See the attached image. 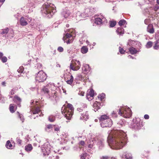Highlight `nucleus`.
I'll return each instance as SVG.
<instances>
[{"instance_id":"1","label":"nucleus","mask_w":159,"mask_h":159,"mask_svg":"<svg viewBox=\"0 0 159 159\" xmlns=\"http://www.w3.org/2000/svg\"><path fill=\"white\" fill-rule=\"evenodd\" d=\"M107 142L110 148L114 149L122 148L127 143L126 134L122 130H113L109 131Z\"/></svg>"},{"instance_id":"2","label":"nucleus","mask_w":159,"mask_h":159,"mask_svg":"<svg viewBox=\"0 0 159 159\" xmlns=\"http://www.w3.org/2000/svg\"><path fill=\"white\" fill-rule=\"evenodd\" d=\"M74 108L72 105L70 104H68L67 105V107H66L63 106L61 108L62 114L64 116L62 119L64 120L65 118L67 120L66 121V122H68L67 120H70L71 117L73 114Z\"/></svg>"},{"instance_id":"3","label":"nucleus","mask_w":159,"mask_h":159,"mask_svg":"<svg viewBox=\"0 0 159 159\" xmlns=\"http://www.w3.org/2000/svg\"><path fill=\"white\" fill-rule=\"evenodd\" d=\"M99 119L101 126L102 127H111L112 125L111 120L106 115H101Z\"/></svg>"},{"instance_id":"4","label":"nucleus","mask_w":159,"mask_h":159,"mask_svg":"<svg viewBox=\"0 0 159 159\" xmlns=\"http://www.w3.org/2000/svg\"><path fill=\"white\" fill-rule=\"evenodd\" d=\"M118 114L124 118H129L131 116L132 112L130 109L126 106L120 107L117 109Z\"/></svg>"},{"instance_id":"5","label":"nucleus","mask_w":159,"mask_h":159,"mask_svg":"<svg viewBox=\"0 0 159 159\" xmlns=\"http://www.w3.org/2000/svg\"><path fill=\"white\" fill-rule=\"evenodd\" d=\"M47 77L46 74L43 70H41L37 74L35 79L39 82H43L46 79Z\"/></svg>"},{"instance_id":"6","label":"nucleus","mask_w":159,"mask_h":159,"mask_svg":"<svg viewBox=\"0 0 159 159\" xmlns=\"http://www.w3.org/2000/svg\"><path fill=\"white\" fill-rule=\"evenodd\" d=\"M54 7V5L51 3L46 5L45 7L46 11L44 12V13L46 14H50L51 16L52 15L55 11Z\"/></svg>"},{"instance_id":"7","label":"nucleus","mask_w":159,"mask_h":159,"mask_svg":"<svg viewBox=\"0 0 159 159\" xmlns=\"http://www.w3.org/2000/svg\"><path fill=\"white\" fill-rule=\"evenodd\" d=\"M81 65L79 61H73L70 65V68L74 71H77L80 68Z\"/></svg>"},{"instance_id":"8","label":"nucleus","mask_w":159,"mask_h":159,"mask_svg":"<svg viewBox=\"0 0 159 159\" xmlns=\"http://www.w3.org/2000/svg\"><path fill=\"white\" fill-rule=\"evenodd\" d=\"M74 39L73 35L68 33H66L63 37V40L64 42L68 44L72 43Z\"/></svg>"},{"instance_id":"9","label":"nucleus","mask_w":159,"mask_h":159,"mask_svg":"<svg viewBox=\"0 0 159 159\" xmlns=\"http://www.w3.org/2000/svg\"><path fill=\"white\" fill-rule=\"evenodd\" d=\"M64 79L67 84H71L73 82L74 78L70 74H66L64 75Z\"/></svg>"},{"instance_id":"10","label":"nucleus","mask_w":159,"mask_h":159,"mask_svg":"<svg viewBox=\"0 0 159 159\" xmlns=\"http://www.w3.org/2000/svg\"><path fill=\"white\" fill-rule=\"evenodd\" d=\"M51 86L52 85L50 84H48L44 86L41 90L42 93L49 95Z\"/></svg>"},{"instance_id":"11","label":"nucleus","mask_w":159,"mask_h":159,"mask_svg":"<svg viewBox=\"0 0 159 159\" xmlns=\"http://www.w3.org/2000/svg\"><path fill=\"white\" fill-rule=\"evenodd\" d=\"M94 96V91L92 89H90L88 90L86 95L87 98L89 101L91 100Z\"/></svg>"},{"instance_id":"12","label":"nucleus","mask_w":159,"mask_h":159,"mask_svg":"<svg viewBox=\"0 0 159 159\" xmlns=\"http://www.w3.org/2000/svg\"><path fill=\"white\" fill-rule=\"evenodd\" d=\"M127 44L128 45L130 46H134L135 47H137L138 46H139L140 44V43L139 42L131 40H129Z\"/></svg>"},{"instance_id":"13","label":"nucleus","mask_w":159,"mask_h":159,"mask_svg":"<svg viewBox=\"0 0 159 159\" xmlns=\"http://www.w3.org/2000/svg\"><path fill=\"white\" fill-rule=\"evenodd\" d=\"M89 118V115L87 111H86L83 113H81V116L80 117V120H84L86 121Z\"/></svg>"},{"instance_id":"14","label":"nucleus","mask_w":159,"mask_h":159,"mask_svg":"<svg viewBox=\"0 0 159 159\" xmlns=\"http://www.w3.org/2000/svg\"><path fill=\"white\" fill-rule=\"evenodd\" d=\"M139 120V119H137L133 124V127L135 129H138L141 127V125Z\"/></svg>"},{"instance_id":"15","label":"nucleus","mask_w":159,"mask_h":159,"mask_svg":"<svg viewBox=\"0 0 159 159\" xmlns=\"http://www.w3.org/2000/svg\"><path fill=\"white\" fill-rule=\"evenodd\" d=\"M82 70L84 73H87L89 72L90 70V68L89 65L86 64H84Z\"/></svg>"},{"instance_id":"16","label":"nucleus","mask_w":159,"mask_h":159,"mask_svg":"<svg viewBox=\"0 0 159 159\" xmlns=\"http://www.w3.org/2000/svg\"><path fill=\"white\" fill-rule=\"evenodd\" d=\"M101 106V104L99 102L96 101L93 105L94 110L96 112L100 108Z\"/></svg>"},{"instance_id":"17","label":"nucleus","mask_w":159,"mask_h":159,"mask_svg":"<svg viewBox=\"0 0 159 159\" xmlns=\"http://www.w3.org/2000/svg\"><path fill=\"white\" fill-rule=\"evenodd\" d=\"M81 107L77 109V111L79 112H81L83 111H85L87 107V105L86 104L82 103L81 104Z\"/></svg>"},{"instance_id":"18","label":"nucleus","mask_w":159,"mask_h":159,"mask_svg":"<svg viewBox=\"0 0 159 159\" xmlns=\"http://www.w3.org/2000/svg\"><path fill=\"white\" fill-rule=\"evenodd\" d=\"M147 31L149 33L152 34L154 32V29L153 25L150 24H149L147 27Z\"/></svg>"},{"instance_id":"19","label":"nucleus","mask_w":159,"mask_h":159,"mask_svg":"<svg viewBox=\"0 0 159 159\" xmlns=\"http://www.w3.org/2000/svg\"><path fill=\"white\" fill-rule=\"evenodd\" d=\"M13 101L14 102H17V105L19 107L20 106V104L21 102V99L20 97L17 96H15L13 99Z\"/></svg>"},{"instance_id":"20","label":"nucleus","mask_w":159,"mask_h":159,"mask_svg":"<svg viewBox=\"0 0 159 159\" xmlns=\"http://www.w3.org/2000/svg\"><path fill=\"white\" fill-rule=\"evenodd\" d=\"M20 24L22 26H25L28 24V22L23 17H22L20 20Z\"/></svg>"},{"instance_id":"21","label":"nucleus","mask_w":159,"mask_h":159,"mask_svg":"<svg viewBox=\"0 0 159 159\" xmlns=\"http://www.w3.org/2000/svg\"><path fill=\"white\" fill-rule=\"evenodd\" d=\"M116 32L117 34L121 35H123L124 33V30L121 27H118L116 30Z\"/></svg>"},{"instance_id":"22","label":"nucleus","mask_w":159,"mask_h":159,"mask_svg":"<svg viewBox=\"0 0 159 159\" xmlns=\"http://www.w3.org/2000/svg\"><path fill=\"white\" fill-rule=\"evenodd\" d=\"M61 139L62 140H63V141H66V139H66L67 136H68V134L65 132H63L62 133L61 135Z\"/></svg>"},{"instance_id":"23","label":"nucleus","mask_w":159,"mask_h":159,"mask_svg":"<svg viewBox=\"0 0 159 159\" xmlns=\"http://www.w3.org/2000/svg\"><path fill=\"white\" fill-rule=\"evenodd\" d=\"M129 51L130 53L132 54H136L137 52V51L135 48L133 47L130 48L129 49Z\"/></svg>"},{"instance_id":"24","label":"nucleus","mask_w":159,"mask_h":159,"mask_svg":"<svg viewBox=\"0 0 159 159\" xmlns=\"http://www.w3.org/2000/svg\"><path fill=\"white\" fill-rule=\"evenodd\" d=\"M88 48L86 46H83L81 49V52L83 54L86 53L88 52Z\"/></svg>"},{"instance_id":"25","label":"nucleus","mask_w":159,"mask_h":159,"mask_svg":"<svg viewBox=\"0 0 159 159\" xmlns=\"http://www.w3.org/2000/svg\"><path fill=\"white\" fill-rule=\"evenodd\" d=\"M33 148V147L31 144H28L25 147V149L27 151L29 152L31 151Z\"/></svg>"},{"instance_id":"26","label":"nucleus","mask_w":159,"mask_h":159,"mask_svg":"<svg viewBox=\"0 0 159 159\" xmlns=\"http://www.w3.org/2000/svg\"><path fill=\"white\" fill-rule=\"evenodd\" d=\"M95 22L97 25H100L102 23V19L100 17L97 18L95 19Z\"/></svg>"},{"instance_id":"27","label":"nucleus","mask_w":159,"mask_h":159,"mask_svg":"<svg viewBox=\"0 0 159 159\" xmlns=\"http://www.w3.org/2000/svg\"><path fill=\"white\" fill-rule=\"evenodd\" d=\"M121 159H132L131 155L130 153H127L122 157Z\"/></svg>"},{"instance_id":"28","label":"nucleus","mask_w":159,"mask_h":159,"mask_svg":"<svg viewBox=\"0 0 159 159\" xmlns=\"http://www.w3.org/2000/svg\"><path fill=\"white\" fill-rule=\"evenodd\" d=\"M40 111V107H37L32 110V112L33 114H35L37 113H38Z\"/></svg>"},{"instance_id":"29","label":"nucleus","mask_w":159,"mask_h":159,"mask_svg":"<svg viewBox=\"0 0 159 159\" xmlns=\"http://www.w3.org/2000/svg\"><path fill=\"white\" fill-rule=\"evenodd\" d=\"M98 146L100 149L102 148L103 147V141L102 140H98L97 143Z\"/></svg>"},{"instance_id":"30","label":"nucleus","mask_w":159,"mask_h":159,"mask_svg":"<svg viewBox=\"0 0 159 159\" xmlns=\"http://www.w3.org/2000/svg\"><path fill=\"white\" fill-rule=\"evenodd\" d=\"M89 143H88L89 148L90 149H92L94 146V141L93 140H90Z\"/></svg>"},{"instance_id":"31","label":"nucleus","mask_w":159,"mask_h":159,"mask_svg":"<svg viewBox=\"0 0 159 159\" xmlns=\"http://www.w3.org/2000/svg\"><path fill=\"white\" fill-rule=\"evenodd\" d=\"M6 146L7 148L8 149H11V148L12 147V144H11L9 140H8L6 144Z\"/></svg>"},{"instance_id":"32","label":"nucleus","mask_w":159,"mask_h":159,"mask_svg":"<svg viewBox=\"0 0 159 159\" xmlns=\"http://www.w3.org/2000/svg\"><path fill=\"white\" fill-rule=\"evenodd\" d=\"M70 13L69 11H63L62 13V15H63L64 17L66 18L70 16Z\"/></svg>"},{"instance_id":"33","label":"nucleus","mask_w":159,"mask_h":159,"mask_svg":"<svg viewBox=\"0 0 159 159\" xmlns=\"http://www.w3.org/2000/svg\"><path fill=\"white\" fill-rule=\"evenodd\" d=\"M105 94L104 93H102L101 94L98 96V98L99 99H100V100L102 101L105 98Z\"/></svg>"},{"instance_id":"34","label":"nucleus","mask_w":159,"mask_h":159,"mask_svg":"<svg viewBox=\"0 0 159 159\" xmlns=\"http://www.w3.org/2000/svg\"><path fill=\"white\" fill-rule=\"evenodd\" d=\"M118 24L120 26H121L125 24H126V21L124 20H120L119 21Z\"/></svg>"},{"instance_id":"35","label":"nucleus","mask_w":159,"mask_h":159,"mask_svg":"<svg viewBox=\"0 0 159 159\" xmlns=\"http://www.w3.org/2000/svg\"><path fill=\"white\" fill-rule=\"evenodd\" d=\"M55 118L54 116H50L48 117V120L51 122H53L55 120Z\"/></svg>"},{"instance_id":"36","label":"nucleus","mask_w":159,"mask_h":159,"mask_svg":"<svg viewBox=\"0 0 159 159\" xmlns=\"http://www.w3.org/2000/svg\"><path fill=\"white\" fill-rule=\"evenodd\" d=\"M14 107L13 106V104H10V107H9V110H10V112L11 113H13L15 111L14 110Z\"/></svg>"},{"instance_id":"37","label":"nucleus","mask_w":159,"mask_h":159,"mask_svg":"<svg viewBox=\"0 0 159 159\" xmlns=\"http://www.w3.org/2000/svg\"><path fill=\"white\" fill-rule=\"evenodd\" d=\"M152 43L151 41L148 42L146 45V48H148L151 47L152 46Z\"/></svg>"},{"instance_id":"38","label":"nucleus","mask_w":159,"mask_h":159,"mask_svg":"<svg viewBox=\"0 0 159 159\" xmlns=\"http://www.w3.org/2000/svg\"><path fill=\"white\" fill-rule=\"evenodd\" d=\"M109 23L110 24V26L111 27H114L116 24V21H110Z\"/></svg>"},{"instance_id":"39","label":"nucleus","mask_w":159,"mask_h":159,"mask_svg":"<svg viewBox=\"0 0 159 159\" xmlns=\"http://www.w3.org/2000/svg\"><path fill=\"white\" fill-rule=\"evenodd\" d=\"M155 49L157 50L159 49V42L157 41L155 44V45L153 47Z\"/></svg>"},{"instance_id":"40","label":"nucleus","mask_w":159,"mask_h":159,"mask_svg":"<svg viewBox=\"0 0 159 159\" xmlns=\"http://www.w3.org/2000/svg\"><path fill=\"white\" fill-rule=\"evenodd\" d=\"M8 28H7L4 30H3V31L1 33V34H7L8 33Z\"/></svg>"},{"instance_id":"41","label":"nucleus","mask_w":159,"mask_h":159,"mask_svg":"<svg viewBox=\"0 0 159 159\" xmlns=\"http://www.w3.org/2000/svg\"><path fill=\"white\" fill-rule=\"evenodd\" d=\"M111 116L113 118H116L117 117V115L116 111H113L111 114Z\"/></svg>"},{"instance_id":"42","label":"nucleus","mask_w":159,"mask_h":159,"mask_svg":"<svg viewBox=\"0 0 159 159\" xmlns=\"http://www.w3.org/2000/svg\"><path fill=\"white\" fill-rule=\"evenodd\" d=\"M86 39V38L85 37H82V38L80 39L79 40L80 43L81 44L83 43L84 42Z\"/></svg>"},{"instance_id":"43","label":"nucleus","mask_w":159,"mask_h":159,"mask_svg":"<svg viewBox=\"0 0 159 159\" xmlns=\"http://www.w3.org/2000/svg\"><path fill=\"white\" fill-rule=\"evenodd\" d=\"M3 63H5L7 61V58L6 57H2L1 59Z\"/></svg>"},{"instance_id":"44","label":"nucleus","mask_w":159,"mask_h":159,"mask_svg":"<svg viewBox=\"0 0 159 159\" xmlns=\"http://www.w3.org/2000/svg\"><path fill=\"white\" fill-rule=\"evenodd\" d=\"M119 51L121 54H124L125 52V51L123 49L120 47H119Z\"/></svg>"},{"instance_id":"45","label":"nucleus","mask_w":159,"mask_h":159,"mask_svg":"<svg viewBox=\"0 0 159 159\" xmlns=\"http://www.w3.org/2000/svg\"><path fill=\"white\" fill-rule=\"evenodd\" d=\"M17 113L19 114V118L20 119V120L22 121V122H23L24 119L23 118V116L21 114H20L19 113V112H18Z\"/></svg>"},{"instance_id":"46","label":"nucleus","mask_w":159,"mask_h":159,"mask_svg":"<svg viewBox=\"0 0 159 159\" xmlns=\"http://www.w3.org/2000/svg\"><path fill=\"white\" fill-rule=\"evenodd\" d=\"M87 154L86 153H84L80 156L81 159H85L86 157Z\"/></svg>"},{"instance_id":"47","label":"nucleus","mask_w":159,"mask_h":159,"mask_svg":"<svg viewBox=\"0 0 159 159\" xmlns=\"http://www.w3.org/2000/svg\"><path fill=\"white\" fill-rule=\"evenodd\" d=\"M77 79L79 80H82L83 79V77L82 76L80 75V74H78V75H77Z\"/></svg>"},{"instance_id":"48","label":"nucleus","mask_w":159,"mask_h":159,"mask_svg":"<svg viewBox=\"0 0 159 159\" xmlns=\"http://www.w3.org/2000/svg\"><path fill=\"white\" fill-rule=\"evenodd\" d=\"M145 2L147 4L152 3L153 0H144Z\"/></svg>"},{"instance_id":"49","label":"nucleus","mask_w":159,"mask_h":159,"mask_svg":"<svg viewBox=\"0 0 159 159\" xmlns=\"http://www.w3.org/2000/svg\"><path fill=\"white\" fill-rule=\"evenodd\" d=\"M16 140L17 143L21 145L22 143V140L18 138H17Z\"/></svg>"},{"instance_id":"50","label":"nucleus","mask_w":159,"mask_h":159,"mask_svg":"<svg viewBox=\"0 0 159 159\" xmlns=\"http://www.w3.org/2000/svg\"><path fill=\"white\" fill-rule=\"evenodd\" d=\"M23 71V68L22 67H20L19 69L17 70V71L19 73H22Z\"/></svg>"},{"instance_id":"51","label":"nucleus","mask_w":159,"mask_h":159,"mask_svg":"<svg viewBox=\"0 0 159 159\" xmlns=\"http://www.w3.org/2000/svg\"><path fill=\"white\" fill-rule=\"evenodd\" d=\"M144 23L146 25L148 24L150 22V20L149 19H145L144 20Z\"/></svg>"},{"instance_id":"52","label":"nucleus","mask_w":159,"mask_h":159,"mask_svg":"<svg viewBox=\"0 0 159 159\" xmlns=\"http://www.w3.org/2000/svg\"><path fill=\"white\" fill-rule=\"evenodd\" d=\"M84 93L83 91H80V90L79 93H78V94L82 96H84Z\"/></svg>"},{"instance_id":"53","label":"nucleus","mask_w":159,"mask_h":159,"mask_svg":"<svg viewBox=\"0 0 159 159\" xmlns=\"http://www.w3.org/2000/svg\"><path fill=\"white\" fill-rule=\"evenodd\" d=\"M159 8V7L157 5L155 6L154 8V11H157Z\"/></svg>"},{"instance_id":"54","label":"nucleus","mask_w":159,"mask_h":159,"mask_svg":"<svg viewBox=\"0 0 159 159\" xmlns=\"http://www.w3.org/2000/svg\"><path fill=\"white\" fill-rule=\"evenodd\" d=\"M79 144L80 145L84 146L85 144V143L84 141H81L79 142Z\"/></svg>"},{"instance_id":"55","label":"nucleus","mask_w":159,"mask_h":159,"mask_svg":"<svg viewBox=\"0 0 159 159\" xmlns=\"http://www.w3.org/2000/svg\"><path fill=\"white\" fill-rule=\"evenodd\" d=\"M101 19H102V23L103 22H105L107 20L103 16H102Z\"/></svg>"},{"instance_id":"56","label":"nucleus","mask_w":159,"mask_h":159,"mask_svg":"<svg viewBox=\"0 0 159 159\" xmlns=\"http://www.w3.org/2000/svg\"><path fill=\"white\" fill-rule=\"evenodd\" d=\"M144 117L145 119H148L149 118V116L147 114L145 115Z\"/></svg>"},{"instance_id":"57","label":"nucleus","mask_w":159,"mask_h":159,"mask_svg":"<svg viewBox=\"0 0 159 159\" xmlns=\"http://www.w3.org/2000/svg\"><path fill=\"white\" fill-rule=\"evenodd\" d=\"M47 128L48 129H52V125H47Z\"/></svg>"},{"instance_id":"58","label":"nucleus","mask_w":159,"mask_h":159,"mask_svg":"<svg viewBox=\"0 0 159 159\" xmlns=\"http://www.w3.org/2000/svg\"><path fill=\"white\" fill-rule=\"evenodd\" d=\"M90 11V10H89V9H86L85 10V12H84V13H85V14H88L89 13H87V12H88V11Z\"/></svg>"},{"instance_id":"59","label":"nucleus","mask_w":159,"mask_h":159,"mask_svg":"<svg viewBox=\"0 0 159 159\" xmlns=\"http://www.w3.org/2000/svg\"><path fill=\"white\" fill-rule=\"evenodd\" d=\"M15 93L13 89H12L10 92V94L11 95H13Z\"/></svg>"},{"instance_id":"60","label":"nucleus","mask_w":159,"mask_h":159,"mask_svg":"<svg viewBox=\"0 0 159 159\" xmlns=\"http://www.w3.org/2000/svg\"><path fill=\"white\" fill-rule=\"evenodd\" d=\"M111 158H110L107 157H102V159H111Z\"/></svg>"},{"instance_id":"61","label":"nucleus","mask_w":159,"mask_h":159,"mask_svg":"<svg viewBox=\"0 0 159 159\" xmlns=\"http://www.w3.org/2000/svg\"><path fill=\"white\" fill-rule=\"evenodd\" d=\"M62 90H63V93H65V94H66V90L65 89H63V87H62Z\"/></svg>"},{"instance_id":"62","label":"nucleus","mask_w":159,"mask_h":159,"mask_svg":"<svg viewBox=\"0 0 159 159\" xmlns=\"http://www.w3.org/2000/svg\"><path fill=\"white\" fill-rule=\"evenodd\" d=\"M3 54L1 52H0V59L2 57Z\"/></svg>"},{"instance_id":"63","label":"nucleus","mask_w":159,"mask_h":159,"mask_svg":"<svg viewBox=\"0 0 159 159\" xmlns=\"http://www.w3.org/2000/svg\"><path fill=\"white\" fill-rule=\"evenodd\" d=\"M63 51V48L62 47H60V52H62Z\"/></svg>"},{"instance_id":"64","label":"nucleus","mask_w":159,"mask_h":159,"mask_svg":"<svg viewBox=\"0 0 159 159\" xmlns=\"http://www.w3.org/2000/svg\"><path fill=\"white\" fill-rule=\"evenodd\" d=\"M128 57L129 58H131L132 59H134V57L130 55H129L128 56Z\"/></svg>"}]
</instances>
